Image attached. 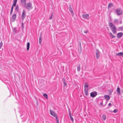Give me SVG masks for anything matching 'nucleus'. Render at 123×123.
Masks as SVG:
<instances>
[{
  "mask_svg": "<svg viewBox=\"0 0 123 123\" xmlns=\"http://www.w3.org/2000/svg\"><path fill=\"white\" fill-rule=\"evenodd\" d=\"M63 83L64 84V86H65L67 85V84L65 82H64Z\"/></svg>",
  "mask_w": 123,
  "mask_h": 123,
  "instance_id": "obj_32",
  "label": "nucleus"
},
{
  "mask_svg": "<svg viewBox=\"0 0 123 123\" xmlns=\"http://www.w3.org/2000/svg\"><path fill=\"white\" fill-rule=\"evenodd\" d=\"M13 6H12L11 8V10L13 11Z\"/></svg>",
  "mask_w": 123,
  "mask_h": 123,
  "instance_id": "obj_36",
  "label": "nucleus"
},
{
  "mask_svg": "<svg viewBox=\"0 0 123 123\" xmlns=\"http://www.w3.org/2000/svg\"><path fill=\"white\" fill-rule=\"evenodd\" d=\"M123 33L122 32L118 33L117 35V37L118 38H120L122 36Z\"/></svg>",
  "mask_w": 123,
  "mask_h": 123,
  "instance_id": "obj_12",
  "label": "nucleus"
},
{
  "mask_svg": "<svg viewBox=\"0 0 123 123\" xmlns=\"http://www.w3.org/2000/svg\"><path fill=\"white\" fill-rule=\"evenodd\" d=\"M13 32L15 33H16L17 32V30L16 28H14L13 29Z\"/></svg>",
  "mask_w": 123,
  "mask_h": 123,
  "instance_id": "obj_24",
  "label": "nucleus"
},
{
  "mask_svg": "<svg viewBox=\"0 0 123 123\" xmlns=\"http://www.w3.org/2000/svg\"><path fill=\"white\" fill-rule=\"evenodd\" d=\"M17 1V0H14V2L16 3Z\"/></svg>",
  "mask_w": 123,
  "mask_h": 123,
  "instance_id": "obj_35",
  "label": "nucleus"
},
{
  "mask_svg": "<svg viewBox=\"0 0 123 123\" xmlns=\"http://www.w3.org/2000/svg\"><path fill=\"white\" fill-rule=\"evenodd\" d=\"M97 95V93L95 91L91 93V96L93 97L94 98Z\"/></svg>",
  "mask_w": 123,
  "mask_h": 123,
  "instance_id": "obj_7",
  "label": "nucleus"
},
{
  "mask_svg": "<svg viewBox=\"0 0 123 123\" xmlns=\"http://www.w3.org/2000/svg\"><path fill=\"white\" fill-rule=\"evenodd\" d=\"M106 118V115L104 114H103L102 115L101 119L102 120L105 121V120Z\"/></svg>",
  "mask_w": 123,
  "mask_h": 123,
  "instance_id": "obj_13",
  "label": "nucleus"
},
{
  "mask_svg": "<svg viewBox=\"0 0 123 123\" xmlns=\"http://www.w3.org/2000/svg\"><path fill=\"white\" fill-rule=\"evenodd\" d=\"M100 104H101V105H102V104H103V103H102V102H101V103H100Z\"/></svg>",
  "mask_w": 123,
  "mask_h": 123,
  "instance_id": "obj_41",
  "label": "nucleus"
},
{
  "mask_svg": "<svg viewBox=\"0 0 123 123\" xmlns=\"http://www.w3.org/2000/svg\"><path fill=\"white\" fill-rule=\"evenodd\" d=\"M116 91L117 92V94L118 95H121L120 89L118 86L117 88Z\"/></svg>",
  "mask_w": 123,
  "mask_h": 123,
  "instance_id": "obj_9",
  "label": "nucleus"
},
{
  "mask_svg": "<svg viewBox=\"0 0 123 123\" xmlns=\"http://www.w3.org/2000/svg\"><path fill=\"white\" fill-rule=\"evenodd\" d=\"M116 12L118 15H120L122 14L123 13L122 11L120 8L117 9L116 10Z\"/></svg>",
  "mask_w": 123,
  "mask_h": 123,
  "instance_id": "obj_6",
  "label": "nucleus"
},
{
  "mask_svg": "<svg viewBox=\"0 0 123 123\" xmlns=\"http://www.w3.org/2000/svg\"><path fill=\"white\" fill-rule=\"evenodd\" d=\"M22 25H23V23H22Z\"/></svg>",
  "mask_w": 123,
  "mask_h": 123,
  "instance_id": "obj_43",
  "label": "nucleus"
},
{
  "mask_svg": "<svg viewBox=\"0 0 123 123\" xmlns=\"http://www.w3.org/2000/svg\"><path fill=\"white\" fill-rule=\"evenodd\" d=\"M16 3L14 2V3H13V4L12 6H15L16 5Z\"/></svg>",
  "mask_w": 123,
  "mask_h": 123,
  "instance_id": "obj_33",
  "label": "nucleus"
},
{
  "mask_svg": "<svg viewBox=\"0 0 123 123\" xmlns=\"http://www.w3.org/2000/svg\"><path fill=\"white\" fill-rule=\"evenodd\" d=\"M88 32V31L86 30V31H84V32L85 33H87Z\"/></svg>",
  "mask_w": 123,
  "mask_h": 123,
  "instance_id": "obj_38",
  "label": "nucleus"
},
{
  "mask_svg": "<svg viewBox=\"0 0 123 123\" xmlns=\"http://www.w3.org/2000/svg\"><path fill=\"white\" fill-rule=\"evenodd\" d=\"M122 56H123V52H122Z\"/></svg>",
  "mask_w": 123,
  "mask_h": 123,
  "instance_id": "obj_42",
  "label": "nucleus"
},
{
  "mask_svg": "<svg viewBox=\"0 0 123 123\" xmlns=\"http://www.w3.org/2000/svg\"><path fill=\"white\" fill-rule=\"evenodd\" d=\"M23 6L25 8L29 10H30L32 8V5L31 3L30 2H28L27 3H25Z\"/></svg>",
  "mask_w": 123,
  "mask_h": 123,
  "instance_id": "obj_2",
  "label": "nucleus"
},
{
  "mask_svg": "<svg viewBox=\"0 0 123 123\" xmlns=\"http://www.w3.org/2000/svg\"><path fill=\"white\" fill-rule=\"evenodd\" d=\"M21 3L23 6L26 3V0H21Z\"/></svg>",
  "mask_w": 123,
  "mask_h": 123,
  "instance_id": "obj_16",
  "label": "nucleus"
},
{
  "mask_svg": "<svg viewBox=\"0 0 123 123\" xmlns=\"http://www.w3.org/2000/svg\"><path fill=\"white\" fill-rule=\"evenodd\" d=\"M68 112H69V114H71V111L70 110V109L69 108H68Z\"/></svg>",
  "mask_w": 123,
  "mask_h": 123,
  "instance_id": "obj_28",
  "label": "nucleus"
},
{
  "mask_svg": "<svg viewBox=\"0 0 123 123\" xmlns=\"http://www.w3.org/2000/svg\"><path fill=\"white\" fill-rule=\"evenodd\" d=\"M18 6H16L15 9L16 10L18 9Z\"/></svg>",
  "mask_w": 123,
  "mask_h": 123,
  "instance_id": "obj_34",
  "label": "nucleus"
},
{
  "mask_svg": "<svg viewBox=\"0 0 123 123\" xmlns=\"http://www.w3.org/2000/svg\"><path fill=\"white\" fill-rule=\"evenodd\" d=\"M41 39H42V37H41L40 36V37H39V43L40 44L41 43V42H42V41H41Z\"/></svg>",
  "mask_w": 123,
  "mask_h": 123,
  "instance_id": "obj_25",
  "label": "nucleus"
},
{
  "mask_svg": "<svg viewBox=\"0 0 123 123\" xmlns=\"http://www.w3.org/2000/svg\"><path fill=\"white\" fill-rule=\"evenodd\" d=\"M69 117H70V118L71 119V120L73 122L74 121V120H73V118L71 116V114H69Z\"/></svg>",
  "mask_w": 123,
  "mask_h": 123,
  "instance_id": "obj_22",
  "label": "nucleus"
},
{
  "mask_svg": "<svg viewBox=\"0 0 123 123\" xmlns=\"http://www.w3.org/2000/svg\"><path fill=\"white\" fill-rule=\"evenodd\" d=\"M89 87L88 85V84L87 82H86L85 83L84 85V89L88 88V87Z\"/></svg>",
  "mask_w": 123,
  "mask_h": 123,
  "instance_id": "obj_15",
  "label": "nucleus"
},
{
  "mask_svg": "<svg viewBox=\"0 0 123 123\" xmlns=\"http://www.w3.org/2000/svg\"><path fill=\"white\" fill-rule=\"evenodd\" d=\"M77 70L78 71H79L80 70V67H78L77 68Z\"/></svg>",
  "mask_w": 123,
  "mask_h": 123,
  "instance_id": "obj_30",
  "label": "nucleus"
},
{
  "mask_svg": "<svg viewBox=\"0 0 123 123\" xmlns=\"http://www.w3.org/2000/svg\"><path fill=\"white\" fill-rule=\"evenodd\" d=\"M121 23H122V22H120Z\"/></svg>",
  "mask_w": 123,
  "mask_h": 123,
  "instance_id": "obj_44",
  "label": "nucleus"
},
{
  "mask_svg": "<svg viewBox=\"0 0 123 123\" xmlns=\"http://www.w3.org/2000/svg\"><path fill=\"white\" fill-rule=\"evenodd\" d=\"M100 52L99 51L98 49L96 50V56L97 59H98L100 56Z\"/></svg>",
  "mask_w": 123,
  "mask_h": 123,
  "instance_id": "obj_8",
  "label": "nucleus"
},
{
  "mask_svg": "<svg viewBox=\"0 0 123 123\" xmlns=\"http://www.w3.org/2000/svg\"><path fill=\"white\" fill-rule=\"evenodd\" d=\"M111 105V103H109L108 104V105L110 106V105Z\"/></svg>",
  "mask_w": 123,
  "mask_h": 123,
  "instance_id": "obj_40",
  "label": "nucleus"
},
{
  "mask_svg": "<svg viewBox=\"0 0 123 123\" xmlns=\"http://www.w3.org/2000/svg\"><path fill=\"white\" fill-rule=\"evenodd\" d=\"M122 52H120L118 53H117L116 54V55L118 56H122Z\"/></svg>",
  "mask_w": 123,
  "mask_h": 123,
  "instance_id": "obj_20",
  "label": "nucleus"
},
{
  "mask_svg": "<svg viewBox=\"0 0 123 123\" xmlns=\"http://www.w3.org/2000/svg\"><path fill=\"white\" fill-rule=\"evenodd\" d=\"M16 14H15L13 15L12 16V19L11 20V21L12 22L14 21L16 18Z\"/></svg>",
  "mask_w": 123,
  "mask_h": 123,
  "instance_id": "obj_10",
  "label": "nucleus"
},
{
  "mask_svg": "<svg viewBox=\"0 0 123 123\" xmlns=\"http://www.w3.org/2000/svg\"><path fill=\"white\" fill-rule=\"evenodd\" d=\"M108 25L113 33L114 34H115L116 28L115 26L111 22H109Z\"/></svg>",
  "mask_w": 123,
  "mask_h": 123,
  "instance_id": "obj_1",
  "label": "nucleus"
},
{
  "mask_svg": "<svg viewBox=\"0 0 123 123\" xmlns=\"http://www.w3.org/2000/svg\"><path fill=\"white\" fill-rule=\"evenodd\" d=\"M112 3H110L108 5V8H110L111 7H112Z\"/></svg>",
  "mask_w": 123,
  "mask_h": 123,
  "instance_id": "obj_19",
  "label": "nucleus"
},
{
  "mask_svg": "<svg viewBox=\"0 0 123 123\" xmlns=\"http://www.w3.org/2000/svg\"><path fill=\"white\" fill-rule=\"evenodd\" d=\"M50 114L53 117H55L56 121L57 123H59V121L58 117H57L56 114H55L54 111L51 110H50L49 111Z\"/></svg>",
  "mask_w": 123,
  "mask_h": 123,
  "instance_id": "obj_3",
  "label": "nucleus"
},
{
  "mask_svg": "<svg viewBox=\"0 0 123 123\" xmlns=\"http://www.w3.org/2000/svg\"><path fill=\"white\" fill-rule=\"evenodd\" d=\"M82 17L85 19H88L89 18V15L88 14H83Z\"/></svg>",
  "mask_w": 123,
  "mask_h": 123,
  "instance_id": "obj_4",
  "label": "nucleus"
},
{
  "mask_svg": "<svg viewBox=\"0 0 123 123\" xmlns=\"http://www.w3.org/2000/svg\"><path fill=\"white\" fill-rule=\"evenodd\" d=\"M43 96L46 99H48V95L46 93H44L43 95Z\"/></svg>",
  "mask_w": 123,
  "mask_h": 123,
  "instance_id": "obj_23",
  "label": "nucleus"
},
{
  "mask_svg": "<svg viewBox=\"0 0 123 123\" xmlns=\"http://www.w3.org/2000/svg\"><path fill=\"white\" fill-rule=\"evenodd\" d=\"M110 36L112 38H115L116 37V36L113 35L111 32L110 33Z\"/></svg>",
  "mask_w": 123,
  "mask_h": 123,
  "instance_id": "obj_21",
  "label": "nucleus"
},
{
  "mask_svg": "<svg viewBox=\"0 0 123 123\" xmlns=\"http://www.w3.org/2000/svg\"><path fill=\"white\" fill-rule=\"evenodd\" d=\"M88 88L84 89V94L86 96L88 95Z\"/></svg>",
  "mask_w": 123,
  "mask_h": 123,
  "instance_id": "obj_14",
  "label": "nucleus"
},
{
  "mask_svg": "<svg viewBox=\"0 0 123 123\" xmlns=\"http://www.w3.org/2000/svg\"><path fill=\"white\" fill-rule=\"evenodd\" d=\"M114 22L116 23H117L118 22V20L117 19H115L114 20Z\"/></svg>",
  "mask_w": 123,
  "mask_h": 123,
  "instance_id": "obj_27",
  "label": "nucleus"
},
{
  "mask_svg": "<svg viewBox=\"0 0 123 123\" xmlns=\"http://www.w3.org/2000/svg\"><path fill=\"white\" fill-rule=\"evenodd\" d=\"M69 8L70 12L71 13V14L72 16H73L74 15V13L71 5L69 6Z\"/></svg>",
  "mask_w": 123,
  "mask_h": 123,
  "instance_id": "obj_11",
  "label": "nucleus"
},
{
  "mask_svg": "<svg viewBox=\"0 0 123 123\" xmlns=\"http://www.w3.org/2000/svg\"><path fill=\"white\" fill-rule=\"evenodd\" d=\"M3 45V43L2 42H1L0 43V49H1V47Z\"/></svg>",
  "mask_w": 123,
  "mask_h": 123,
  "instance_id": "obj_26",
  "label": "nucleus"
},
{
  "mask_svg": "<svg viewBox=\"0 0 123 123\" xmlns=\"http://www.w3.org/2000/svg\"><path fill=\"white\" fill-rule=\"evenodd\" d=\"M30 45V43H28L27 45V50H28L29 49Z\"/></svg>",
  "mask_w": 123,
  "mask_h": 123,
  "instance_id": "obj_18",
  "label": "nucleus"
},
{
  "mask_svg": "<svg viewBox=\"0 0 123 123\" xmlns=\"http://www.w3.org/2000/svg\"><path fill=\"white\" fill-rule=\"evenodd\" d=\"M68 112H69V114H71V111L70 110V109L69 108H68Z\"/></svg>",
  "mask_w": 123,
  "mask_h": 123,
  "instance_id": "obj_29",
  "label": "nucleus"
},
{
  "mask_svg": "<svg viewBox=\"0 0 123 123\" xmlns=\"http://www.w3.org/2000/svg\"><path fill=\"white\" fill-rule=\"evenodd\" d=\"M12 10H11V11H10V14H11L12 13Z\"/></svg>",
  "mask_w": 123,
  "mask_h": 123,
  "instance_id": "obj_37",
  "label": "nucleus"
},
{
  "mask_svg": "<svg viewBox=\"0 0 123 123\" xmlns=\"http://www.w3.org/2000/svg\"><path fill=\"white\" fill-rule=\"evenodd\" d=\"M52 18V15H51V16L49 18L50 19H51Z\"/></svg>",
  "mask_w": 123,
  "mask_h": 123,
  "instance_id": "obj_39",
  "label": "nucleus"
},
{
  "mask_svg": "<svg viewBox=\"0 0 123 123\" xmlns=\"http://www.w3.org/2000/svg\"><path fill=\"white\" fill-rule=\"evenodd\" d=\"M25 16L26 14L25 10H23L21 15V17L22 18V20H23L24 19Z\"/></svg>",
  "mask_w": 123,
  "mask_h": 123,
  "instance_id": "obj_5",
  "label": "nucleus"
},
{
  "mask_svg": "<svg viewBox=\"0 0 123 123\" xmlns=\"http://www.w3.org/2000/svg\"><path fill=\"white\" fill-rule=\"evenodd\" d=\"M117 109H115L113 111V112H114V113H116L117 112Z\"/></svg>",
  "mask_w": 123,
  "mask_h": 123,
  "instance_id": "obj_31",
  "label": "nucleus"
},
{
  "mask_svg": "<svg viewBox=\"0 0 123 123\" xmlns=\"http://www.w3.org/2000/svg\"><path fill=\"white\" fill-rule=\"evenodd\" d=\"M105 98L106 100H108L110 99V97L109 95H106L105 96Z\"/></svg>",
  "mask_w": 123,
  "mask_h": 123,
  "instance_id": "obj_17",
  "label": "nucleus"
}]
</instances>
